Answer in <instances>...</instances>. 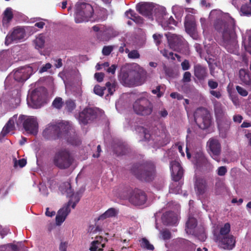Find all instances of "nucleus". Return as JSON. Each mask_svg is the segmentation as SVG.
<instances>
[{
  "mask_svg": "<svg viewBox=\"0 0 251 251\" xmlns=\"http://www.w3.org/2000/svg\"><path fill=\"white\" fill-rule=\"evenodd\" d=\"M45 37L42 34H40L34 40L35 47L37 49H42L44 47Z\"/></svg>",
  "mask_w": 251,
  "mask_h": 251,
  "instance_id": "473e14b6",
  "label": "nucleus"
},
{
  "mask_svg": "<svg viewBox=\"0 0 251 251\" xmlns=\"http://www.w3.org/2000/svg\"><path fill=\"white\" fill-rule=\"evenodd\" d=\"M141 247L150 251H153L154 249L153 245L151 244L148 240L146 238L142 239L141 242Z\"/></svg>",
  "mask_w": 251,
  "mask_h": 251,
  "instance_id": "58836bf2",
  "label": "nucleus"
},
{
  "mask_svg": "<svg viewBox=\"0 0 251 251\" xmlns=\"http://www.w3.org/2000/svg\"><path fill=\"white\" fill-rule=\"evenodd\" d=\"M216 240H219L221 243L222 248L225 250H230L235 247V239L232 235L222 237L220 239Z\"/></svg>",
  "mask_w": 251,
  "mask_h": 251,
  "instance_id": "6ab92c4d",
  "label": "nucleus"
},
{
  "mask_svg": "<svg viewBox=\"0 0 251 251\" xmlns=\"http://www.w3.org/2000/svg\"><path fill=\"white\" fill-rule=\"evenodd\" d=\"M194 188L197 195H203L207 191V184L206 180L201 177H197L194 183Z\"/></svg>",
  "mask_w": 251,
  "mask_h": 251,
  "instance_id": "f3484780",
  "label": "nucleus"
},
{
  "mask_svg": "<svg viewBox=\"0 0 251 251\" xmlns=\"http://www.w3.org/2000/svg\"><path fill=\"white\" fill-rule=\"evenodd\" d=\"M116 85L117 83L115 81L113 82H107L106 83L105 87L106 88H107L108 92L110 95H113L115 91Z\"/></svg>",
  "mask_w": 251,
  "mask_h": 251,
  "instance_id": "a19ab883",
  "label": "nucleus"
},
{
  "mask_svg": "<svg viewBox=\"0 0 251 251\" xmlns=\"http://www.w3.org/2000/svg\"><path fill=\"white\" fill-rule=\"evenodd\" d=\"M128 19L132 20L133 21L136 18V16L138 15L135 13V12L131 9H129L125 13Z\"/></svg>",
  "mask_w": 251,
  "mask_h": 251,
  "instance_id": "de8ad7c7",
  "label": "nucleus"
},
{
  "mask_svg": "<svg viewBox=\"0 0 251 251\" xmlns=\"http://www.w3.org/2000/svg\"><path fill=\"white\" fill-rule=\"evenodd\" d=\"M162 38V35L160 34H154L153 38L157 45H159L161 43V39Z\"/></svg>",
  "mask_w": 251,
  "mask_h": 251,
  "instance_id": "bf43d9fd",
  "label": "nucleus"
},
{
  "mask_svg": "<svg viewBox=\"0 0 251 251\" xmlns=\"http://www.w3.org/2000/svg\"><path fill=\"white\" fill-rule=\"evenodd\" d=\"M208 85L210 89L213 90L218 87V83L217 81L211 79L208 81Z\"/></svg>",
  "mask_w": 251,
  "mask_h": 251,
  "instance_id": "6e6d98bb",
  "label": "nucleus"
},
{
  "mask_svg": "<svg viewBox=\"0 0 251 251\" xmlns=\"http://www.w3.org/2000/svg\"><path fill=\"white\" fill-rule=\"evenodd\" d=\"M30 99L35 108H37L40 107L42 105L43 100L42 98L40 97V93L39 92H32L31 94Z\"/></svg>",
  "mask_w": 251,
  "mask_h": 251,
  "instance_id": "393cba45",
  "label": "nucleus"
},
{
  "mask_svg": "<svg viewBox=\"0 0 251 251\" xmlns=\"http://www.w3.org/2000/svg\"><path fill=\"white\" fill-rule=\"evenodd\" d=\"M130 75V72L128 73L127 71H123L120 75V79L127 86H132V80Z\"/></svg>",
  "mask_w": 251,
  "mask_h": 251,
  "instance_id": "c85d7f7f",
  "label": "nucleus"
},
{
  "mask_svg": "<svg viewBox=\"0 0 251 251\" xmlns=\"http://www.w3.org/2000/svg\"><path fill=\"white\" fill-rule=\"evenodd\" d=\"M227 173V169L226 166H221L217 170V174L219 176H224Z\"/></svg>",
  "mask_w": 251,
  "mask_h": 251,
  "instance_id": "5fc2aeb1",
  "label": "nucleus"
},
{
  "mask_svg": "<svg viewBox=\"0 0 251 251\" xmlns=\"http://www.w3.org/2000/svg\"><path fill=\"white\" fill-rule=\"evenodd\" d=\"M134 111L137 115L147 116L152 112L153 105L145 98L137 99L133 104Z\"/></svg>",
  "mask_w": 251,
  "mask_h": 251,
  "instance_id": "423d86ee",
  "label": "nucleus"
},
{
  "mask_svg": "<svg viewBox=\"0 0 251 251\" xmlns=\"http://www.w3.org/2000/svg\"><path fill=\"white\" fill-rule=\"evenodd\" d=\"M51 64L50 63H46L40 68L39 70V73H42L47 71L49 69L51 68Z\"/></svg>",
  "mask_w": 251,
  "mask_h": 251,
  "instance_id": "052dcab7",
  "label": "nucleus"
},
{
  "mask_svg": "<svg viewBox=\"0 0 251 251\" xmlns=\"http://www.w3.org/2000/svg\"><path fill=\"white\" fill-rule=\"evenodd\" d=\"M146 201L147 196L145 193L138 189L134 190L133 195L130 198V202L137 205L144 204Z\"/></svg>",
  "mask_w": 251,
  "mask_h": 251,
  "instance_id": "2eb2a0df",
  "label": "nucleus"
},
{
  "mask_svg": "<svg viewBox=\"0 0 251 251\" xmlns=\"http://www.w3.org/2000/svg\"><path fill=\"white\" fill-rule=\"evenodd\" d=\"M197 226V219L194 217H189L186 223L185 231L186 233L189 234H194L195 228Z\"/></svg>",
  "mask_w": 251,
  "mask_h": 251,
  "instance_id": "4be33fe9",
  "label": "nucleus"
},
{
  "mask_svg": "<svg viewBox=\"0 0 251 251\" xmlns=\"http://www.w3.org/2000/svg\"><path fill=\"white\" fill-rule=\"evenodd\" d=\"M152 9L151 4L147 2H140L136 6V10L140 14L146 17L151 16Z\"/></svg>",
  "mask_w": 251,
  "mask_h": 251,
  "instance_id": "a211bd4d",
  "label": "nucleus"
},
{
  "mask_svg": "<svg viewBox=\"0 0 251 251\" xmlns=\"http://www.w3.org/2000/svg\"><path fill=\"white\" fill-rule=\"evenodd\" d=\"M113 48L111 46H104L102 50V54L104 55H109L112 51Z\"/></svg>",
  "mask_w": 251,
  "mask_h": 251,
  "instance_id": "864d4df0",
  "label": "nucleus"
},
{
  "mask_svg": "<svg viewBox=\"0 0 251 251\" xmlns=\"http://www.w3.org/2000/svg\"><path fill=\"white\" fill-rule=\"evenodd\" d=\"M162 54L164 56L168 59H171L172 60H175L174 56V53L172 51H169L167 50H164L162 51Z\"/></svg>",
  "mask_w": 251,
  "mask_h": 251,
  "instance_id": "09e8293b",
  "label": "nucleus"
},
{
  "mask_svg": "<svg viewBox=\"0 0 251 251\" xmlns=\"http://www.w3.org/2000/svg\"><path fill=\"white\" fill-rule=\"evenodd\" d=\"M72 204V201H68L67 204L61 208L56 216V223L57 225H60L66 219L68 215L70 213L71 209L70 206Z\"/></svg>",
  "mask_w": 251,
  "mask_h": 251,
  "instance_id": "dca6fc26",
  "label": "nucleus"
},
{
  "mask_svg": "<svg viewBox=\"0 0 251 251\" xmlns=\"http://www.w3.org/2000/svg\"><path fill=\"white\" fill-rule=\"evenodd\" d=\"M194 155V157L196 159L197 164H200L205 162V156L203 152L201 150L195 152Z\"/></svg>",
  "mask_w": 251,
  "mask_h": 251,
  "instance_id": "c9c22d12",
  "label": "nucleus"
},
{
  "mask_svg": "<svg viewBox=\"0 0 251 251\" xmlns=\"http://www.w3.org/2000/svg\"><path fill=\"white\" fill-rule=\"evenodd\" d=\"M63 104L64 102L62 100V99L60 97H57L53 100L52 106L57 109H60L62 107Z\"/></svg>",
  "mask_w": 251,
  "mask_h": 251,
  "instance_id": "ea45409f",
  "label": "nucleus"
},
{
  "mask_svg": "<svg viewBox=\"0 0 251 251\" xmlns=\"http://www.w3.org/2000/svg\"><path fill=\"white\" fill-rule=\"evenodd\" d=\"M25 35V29L21 26L13 28L12 31L9 32L5 40V44L8 45L13 42L18 43L23 40Z\"/></svg>",
  "mask_w": 251,
  "mask_h": 251,
  "instance_id": "1a4fd4ad",
  "label": "nucleus"
},
{
  "mask_svg": "<svg viewBox=\"0 0 251 251\" xmlns=\"http://www.w3.org/2000/svg\"><path fill=\"white\" fill-rule=\"evenodd\" d=\"M97 117L96 110L91 107H86L79 113L78 119L80 123L86 125L94 121Z\"/></svg>",
  "mask_w": 251,
  "mask_h": 251,
  "instance_id": "9d476101",
  "label": "nucleus"
},
{
  "mask_svg": "<svg viewBox=\"0 0 251 251\" xmlns=\"http://www.w3.org/2000/svg\"><path fill=\"white\" fill-rule=\"evenodd\" d=\"M210 94L217 99L220 98L222 96L221 93L220 91H215L213 90L210 91Z\"/></svg>",
  "mask_w": 251,
  "mask_h": 251,
  "instance_id": "0e129e2a",
  "label": "nucleus"
},
{
  "mask_svg": "<svg viewBox=\"0 0 251 251\" xmlns=\"http://www.w3.org/2000/svg\"><path fill=\"white\" fill-rule=\"evenodd\" d=\"M176 22L173 17L170 16L169 18L168 17L167 19L164 20L162 26L163 27L164 29L167 30L171 28L172 25H176Z\"/></svg>",
  "mask_w": 251,
  "mask_h": 251,
  "instance_id": "f704fd0d",
  "label": "nucleus"
},
{
  "mask_svg": "<svg viewBox=\"0 0 251 251\" xmlns=\"http://www.w3.org/2000/svg\"><path fill=\"white\" fill-rule=\"evenodd\" d=\"M166 36L170 48L174 50L180 52L187 48V44L181 36L170 33L166 34Z\"/></svg>",
  "mask_w": 251,
  "mask_h": 251,
  "instance_id": "0eeeda50",
  "label": "nucleus"
},
{
  "mask_svg": "<svg viewBox=\"0 0 251 251\" xmlns=\"http://www.w3.org/2000/svg\"><path fill=\"white\" fill-rule=\"evenodd\" d=\"M230 231V225L226 223L220 229L219 234L216 236V239H220L221 237L229 235L228 234Z\"/></svg>",
  "mask_w": 251,
  "mask_h": 251,
  "instance_id": "cd10ccee",
  "label": "nucleus"
},
{
  "mask_svg": "<svg viewBox=\"0 0 251 251\" xmlns=\"http://www.w3.org/2000/svg\"><path fill=\"white\" fill-rule=\"evenodd\" d=\"M160 87L161 86L158 85L156 87L155 89H153L151 91L152 93L156 94L158 98H160L163 94V93L160 91Z\"/></svg>",
  "mask_w": 251,
  "mask_h": 251,
  "instance_id": "13d9d810",
  "label": "nucleus"
},
{
  "mask_svg": "<svg viewBox=\"0 0 251 251\" xmlns=\"http://www.w3.org/2000/svg\"><path fill=\"white\" fill-rule=\"evenodd\" d=\"M233 120L234 122L240 123L243 120V117L240 115H236L233 116Z\"/></svg>",
  "mask_w": 251,
  "mask_h": 251,
  "instance_id": "338daca9",
  "label": "nucleus"
},
{
  "mask_svg": "<svg viewBox=\"0 0 251 251\" xmlns=\"http://www.w3.org/2000/svg\"><path fill=\"white\" fill-rule=\"evenodd\" d=\"M184 26L186 31L189 34H192L196 29V23L191 16L185 18Z\"/></svg>",
  "mask_w": 251,
  "mask_h": 251,
  "instance_id": "5701e85b",
  "label": "nucleus"
},
{
  "mask_svg": "<svg viewBox=\"0 0 251 251\" xmlns=\"http://www.w3.org/2000/svg\"><path fill=\"white\" fill-rule=\"evenodd\" d=\"M106 90V87H101L99 85H96L94 88V92L95 94L102 97L104 94V91Z\"/></svg>",
  "mask_w": 251,
  "mask_h": 251,
  "instance_id": "c03bdc74",
  "label": "nucleus"
},
{
  "mask_svg": "<svg viewBox=\"0 0 251 251\" xmlns=\"http://www.w3.org/2000/svg\"><path fill=\"white\" fill-rule=\"evenodd\" d=\"M172 237L170 231L168 229H165L160 231L159 238L164 240H168Z\"/></svg>",
  "mask_w": 251,
  "mask_h": 251,
  "instance_id": "e433bc0d",
  "label": "nucleus"
},
{
  "mask_svg": "<svg viewBox=\"0 0 251 251\" xmlns=\"http://www.w3.org/2000/svg\"><path fill=\"white\" fill-rule=\"evenodd\" d=\"M173 179L176 182L179 181L183 176V170L180 163L176 161H173L170 164Z\"/></svg>",
  "mask_w": 251,
  "mask_h": 251,
  "instance_id": "4468645a",
  "label": "nucleus"
},
{
  "mask_svg": "<svg viewBox=\"0 0 251 251\" xmlns=\"http://www.w3.org/2000/svg\"><path fill=\"white\" fill-rule=\"evenodd\" d=\"M156 20L162 25L164 20L168 18V13L165 7H162L157 9L155 14Z\"/></svg>",
  "mask_w": 251,
  "mask_h": 251,
  "instance_id": "b1692460",
  "label": "nucleus"
},
{
  "mask_svg": "<svg viewBox=\"0 0 251 251\" xmlns=\"http://www.w3.org/2000/svg\"><path fill=\"white\" fill-rule=\"evenodd\" d=\"M118 213V210L114 208H110L103 214L100 216L99 220H103L108 218L115 217Z\"/></svg>",
  "mask_w": 251,
  "mask_h": 251,
  "instance_id": "c756f323",
  "label": "nucleus"
},
{
  "mask_svg": "<svg viewBox=\"0 0 251 251\" xmlns=\"http://www.w3.org/2000/svg\"><path fill=\"white\" fill-rule=\"evenodd\" d=\"M70 128L71 126L68 124H49L43 130L42 135L47 140H56L65 136Z\"/></svg>",
  "mask_w": 251,
  "mask_h": 251,
  "instance_id": "f03ea898",
  "label": "nucleus"
},
{
  "mask_svg": "<svg viewBox=\"0 0 251 251\" xmlns=\"http://www.w3.org/2000/svg\"><path fill=\"white\" fill-rule=\"evenodd\" d=\"M117 68V66L115 64L112 65L111 67H109L107 69V72L109 73H111L112 74H114L115 73L116 69Z\"/></svg>",
  "mask_w": 251,
  "mask_h": 251,
  "instance_id": "774afa93",
  "label": "nucleus"
},
{
  "mask_svg": "<svg viewBox=\"0 0 251 251\" xmlns=\"http://www.w3.org/2000/svg\"><path fill=\"white\" fill-rule=\"evenodd\" d=\"M194 117L197 126L202 130L208 129L213 123L210 112L204 107L197 108L194 113Z\"/></svg>",
  "mask_w": 251,
  "mask_h": 251,
  "instance_id": "20e7f679",
  "label": "nucleus"
},
{
  "mask_svg": "<svg viewBox=\"0 0 251 251\" xmlns=\"http://www.w3.org/2000/svg\"><path fill=\"white\" fill-rule=\"evenodd\" d=\"M80 199V196L77 193L73 194L71 198V199L69 201H72V204H71L73 208H75L77 203L78 202Z\"/></svg>",
  "mask_w": 251,
  "mask_h": 251,
  "instance_id": "a18cd8bd",
  "label": "nucleus"
},
{
  "mask_svg": "<svg viewBox=\"0 0 251 251\" xmlns=\"http://www.w3.org/2000/svg\"><path fill=\"white\" fill-rule=\"evenodd\" d=\"M94 76L96 80L98 82H100L103 80L104 74L103 73H96Z\"/></svg>",
  "mask_w": 251,
  "mask_h": 251,
  "instance_id": "4d7b16f0",
  "label": "nucleus"
},
{
  "mask_svg": "<svg viewBox=\"0 0 251 251\" xmlns=\"http://www.w3.org/2000/svg\"><path fill=\"white\" fill-rule=\"evenodd\" d=\"M93 8L91 5L85 2L77 3L76 4L75 22L80 23L87 21L92 16Z\"/></svg>",
  "mask_w": 251,
  "mask_h": 251,
  "instance_id": "39448f33",
  "label": "nucleus"
},
{
  "mask_svg": "<svg viewBox=\"0 0 251 251\" xmlns=\"http://www.w3.org/2000/svg\"><path fill=\"white\" fill-rule=\"evenodd\" d=\"M206 147L211 157L217 162H220L221 145L219 140L214 138H210L207 142Z\"/></svg>",
  "mask_w": 251,
  "mask_h": 251,
  "instance_id": "6e6552de",
  "label": "nucleus"
},
{
  "mask_svg": "<svg viewBox=\"0 0 251 251\" xmlns=\"http://www.w3.org/2000/svg\"><path fill=\"white\" fill-rule=\"evenodd\" d=\"M103 240V237L101 236H96L95 240L91 242V246L90 247V251H97L99 247L97 244H100Z\"/></svg>",
  "mask_w": 251,
  "mask_h": 251,
  "instance_id": "72a5a7b5",
  "label": "nucleus"
},
{
  "mask_svg": "<svg viewBox=\"0 0 251 251\" xmlns=\"http://www.w3.org/2000/svg\"><path fill=\"white\" fill-rule=\"evenodd\" d=\"M165 138L160 143V145L162 146L166 145L170 142V137L169 135L164 134Z\"/></svg>",
  "mask_w": 251,
  "mask_h": 251,
  "instance_id": "69168bd1",
  "label": "nucleus"
},
{
  "mask_svg": "<svg viewBox=\"0 0 251 251\" xmlns=\"http://www.w3.org/2000/svg\"><path fill=\"white\" fill-rule=\"evenodd\" d=\"M14 120L13 118H10L3 127L1 134L3 136H5L7 134L14 129Z\"/></svg>",
  "mask_w": 251,
  "mask_h": 251,
  "instance_id": "7c9ffc66",
  "label": "nucleus"
},
{
  "mask_svg": "<svg viewBox=\"0 0 251 251\" xmlns=\"http://www.w3.org/2000/svg\"><path fill=\"white\" fill-rule=\"evenodd\" d=\"M181 65L182 70L184 71L188 70L190 67L189 62L188 60H184L181 63Z\"/></svg>",
  "mask_w": 251,
  "mask_h": 251,
  "instance_id": "680f3d73",
  "label": "nucleus"
},
{
  "mask_svg": "<svg viewBox=\"0 0 251 251\" xmlns=\"http://www.w3.org/2000/svg\"><path fill=\"white\" fill-rule=\"evenodd\" d=\"M130 171L137 179L143 182L152 181L156 175L155 166L151 161L134 164Z\"/></svg>",
  "mask_w": 251,
  "mask_h": 251,
  "instance_id": "f257e3e1",
  "label": "nucleus"
},
{
  "mask_svg": "<svg viewBox=\"0 0 251 251\" xmlns=\"http://www.w3.org/2000/svg\"><path fill=\"white\" fill-rule=\"evenodd\" d=\"M161 219L164 225L167 226L175 225L177 221V217L173 211L165 212L163 214Z\"/></svg>",
  "mask_w": 251,
  "mask_h": 251,
  "instance_id": "aec40b11",
  "label": "nucleus"
},
{
  "mask_svg": "<svg viewBox=\"0 0 251 251\" xmlns=\"http://www.w3.org/2000/svg\"><path fill=\"white\" fill-rule=\"evenodd\" d=\"M130 75L132 80V86H139L142 85L146 80L147 73L145 71L142 70L138 71H130Z\"/></svg>",
  "mask_w": 251,
  "mask_h": 251,
  "instance_id": "ddd939ff",
  "label": "nucleus"
},
{
  "mask_svg": "<svg viewBox=\"0 0 251 251\" xmlns=\"http://www.w3.org/2000/svg\"><path fill=\"white\" fill-rule=\"evenodd\" d=\"M68 243L67 242H61L59 249L60 251H67Z\"/></svg>",
  "mask_w": 251,
  "mask_h": 251,
  "instance_id": "e2e57ef3",
  "label": "nucleus"
},
{
  "mask_svg": "<svg viewBox=\"0 0 251 251\" xmlns=\"http://www.w3.org/2000/svg\"><path fill=\"white\" fill-rule=\"evenodd\" d=\"M236 89L238 93L243 97H246L248 94V91L244 88L241 87V86H237L236 87Z\"/></svg>",
  "mask_w": 251,
  "mask_h": 251,
  "instance_id": "603ef678",
  "label": "nucleus"
},
{
  "mask_svg": "<svg viewBox=\"0 0 251 251\" xmlns=\"http://www.w3.org/2000/svg\"><path fill=\"white\" fill-rule=\"evenodd\" d=\"M74 161L73 155L67 149L59 150L56 152L53 158L54 165L61 170L68 169L73 164Z\"/></svg>",
  "mask_w": 251,
  "mask_h": 251,
  "instance_id": "7ed1b4c3",
  "label": "nucleus"
},
{
  "mask_svg": "<svg viewBox=\"0 0 251 251\" xmlns=\"http://www.w3.org/2000/svg\"><path fill=\"white\" fill-rule=\"evenodd\" d=\"M240 11L244 15H251V6L248 4L242 5L241 7Z\"/></svg>",
  "mask_w": 251,
  "mask_h": 251,
  "instance_id": "79ce46f5",
  "label": "nucleus"
},
{
  "mask_svg": "<svg viewBox=\"0 0 251 251\" xmlns=\"http://www.w3.org/2000/svg\"><path fill=\"white\" fill-rule=\"evenodd\" d=\"M33 70L31 67L27 66L16 70L14 73V79L20 82L26 80L33 74Z\"/></svg>",
  "mask_w": 251,
  "mask_h": 251,
  "instance_id": "9b49d317",
  "label": "nucleus"
},
{
  "mask_svg": "<svg viewBox=\"0 0 251 251\" xmlns=\"http://www.w3.org/2000/svg\"><path fill=\"white\" fill-rule=\"evenodd\" d=\"M239 74L240 80L243 83L247 85H251V77L249 72L245 69H241Z\"/></svg>",
  "mask_w": 251,
  "mask_h": 251,
  "instance_id": "bb28decb",
  "label": "nucleus"
},
{
  "mask_svg": "<svg viewBox=\"0 0 251 251\" xmlns=\"http://www.w3.org/2000/svg\"><path fill=\"white\" fill-rule=\"evenodd\" d=\"M13 18V14L12 9L10 7L7 8L3 13L2 18L3 24L5 23H9Z\"/></svg>",
  "mask_w": 251,
  "mask_h": 251,
  "instance_id": "2f4dec72",
  "label": "nucleus"
},
{
  "mask_svg": "<svg viewBox=\"0 0 251 251\" xmlns=\"http://www.w3.org/2000/svg\"><path fill=\"white\" fill-rule=\"evenodd\" d=\"M194 75L200 81L204 80L208 75L207 70L206 67L200 64L194 66Z\"/></svg>",
  "mask_w": 251,
  "mask_h": 251,
  "instance_id": "412c9836",
  "label": "nucleus"
},
{
  "mask_svg": "<svg viewBox=\"0 0 251 251\" xmlns=\"http://www.w3.org/2000/svg\"><path fill=\"white\" fill-rule=\"evenodd\" d=\"M191 80V74L189 72H185L183 75L182 79V81L183 83H188L190 82Z\"/></svg>",
  "mask_w": 251,
  "mask_h": 251,
  "instance_id": "3c124183",
  "label": "nucleus"
},
{
  "mask_svg": "<svg viewBox=\"0 0 251 251\" xmlns=\"http://www.w3.org/2000/svg\"><path fill=\"white\" fill-rule=\"evenodd\" d=\"M114 151L117 155H125L127 151V148L124 145H120L115 148Z\"/></svg>",
  "mask_w": 251,
  "mask_h": 251,
  "instance_id": "4c0bfd02",
  "label": "nucleus"
},
{
  "mask_svg": "<svg viewBox=\"0 0 251 251\" xmlns=\"http://www.w3.org/2000/svg\"><path fill=\"white\" fill-rule=\"evenodd\" d=\"M217 120L219 126H223V123L225 122L226 125V127H228L231 123L230 119L226 116H224L221 119L217 118Z\"/></svg>",
  "mask_w": 251,
  "mask_h": 251,
  "instance_id": "49530a36",
  "label": "nucleus"
},
{
  "mask_svg": "<svg viewBox=\"0 0 251 251\" xmlns=\"http://www.w3.org/2000/svg\"><path fill=\"white\" fill-rule=\"evenodd\" d=\"M65 105V109L69 112H72L76 107L75 102L71 100H66Z\"/></svg>",
  "mask_w": 251,
  "mask_h": 251,
  "instance_id": "37998d69",
  "label": "nucleus"
},
{
  "mask_svg": "<svg viewBox=\"0 0 251 251\" xmlns=\"http://www.w3.org/2000/svg\"><path fill=\"white\" fill-rule=\"evenodd\" d=\"M128 57L130 59H137L140 57V54L137 50H132L129 52Z\"/></svg>",
  "mask_w": 251,
  "mask_h": 251,
  "instance_id": "8fccbe9b",
  "label": "nucleus"
},
{
  "mask_svg": "<svg viewBox=\"0 0 251 251\" xmlns=\"http://www.w3.org/2000/svg\"><path fill=\"white\" fill-rule=\"evenodd\" d=\"M25 131L29 134H36L38 132V124L37 119L34 117H29L25 119L23 124Z\"/></svg>",
  "mask_w": 251,
  "mask_h": 251,
  "instance_id": "f8f14e48",
  "label": "nucleus"
},
{
  "mask_svg": "<svg viewBox=\"0 0 251 251\" xmlns=\"http://www.w3.org/2000/svg\"><path fill=\"white\" fill-rule=\"evenodd\" d=\"M72 127L71 126L70 129H69L68 133L65 136H63V137L67 139V142L73 145V146H79L81 144V141L79 138V137L74 133L73 136L68 137L69 133L71 134V131H72Z\"/></svg>",
  "mask_w": 251,
  "mask_h": 251,
  "instance_id": "a878e982",
  "label": "nucleus"
}]
</instances>
